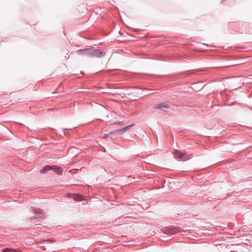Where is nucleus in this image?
<instances>
[{"instance_id": "obj_6", "label": "nucleus", "mask_w": 252, "mask_h": 252, "mask_svg": "<svg viewBox=\"0 0 252 252\" xmlns=\"http://www.w3.org/2000/svg\"><path fill=\"white\" fill-rule=\"evenodd\" d=\"M133 125H130L126 126L122 129H117L116 130V132L119 133H123L124 132H126V130H127Z\"/></svg>"}, {"instance_id": "obj_9", "label": "nucleus", "mask_w": 252, "mask_h": 252, "mask_svg": "<svg viewBox=\"0 0 252 252\" xmlns=\"http://www.w3.org/2000/svg\"><path fill=\"white\" fill-rule=\"evenodd\" d=\"M108 136H109V134L105 133V134H103L102 138L104 139H107L108 137Z\"/></svg>"}, {"instance_id": "obj_1", "label": "nucleus", "mask_w": 252, "mask_h": 252, "mask_svg": "<svg viewBox=\"0 0 252 252\" xmlns=\"http://www.w3.org/2000/svg\"><path fill=\"white\" fill-rule=\"evenodd\" d=\"M81 51L85 52V54L89 56H94L98 58H100L104 56L105 54L104 52L100 51L98 49L92 48H84L78 50L77 52H79Z\"/></svg>"}, {"instance_id": "obj_2", "label": "nucleus", "mask_w": 252, "mask_h": 252, "mask_svg": "<svg viewBox=\"0 0 252 252\" xmlns=\"http://www.w3.org/2000/svg\"><path fill=\"white\" fill-rule=\"evenodd\" d=\"M175 157L183 161H186L191 158L193 157L192 154L182 153L179 151L175 150L173 153Z\"/></svg>"}, {"instance_id": "obj_3", "label": "nucleus", "mask_w": 252, "mask_h": 252, "mask_svg": "<svg viewBox=\"0 0 252 252\" xmlns=\"http://www.w3.org/2000/svg\"><path fill=\"white\" fill-rule=\"evenodd\" d=\"M154 108L160 111H164L169 108V105L165 103L162 102L155 105Z\"/></svg>"}, {"instance_id": "obj_5", "label": "nucleus", "mask_w": 252, "mask_h": 252, "mask_svg": "<svg viewBox=\"0 0 252 252\" xmlns=\"http://www.w3.org/2000/svg\"><path fill=\"white\" fill-rule=\"evenodd\" d=\"M51 170H53L54 172L57 173L58 175H62L63 172V169L62 167L57 166L56 165L51 166Z\"/></svg>"}, {"instance_id": "obj_8", "label": "nucleus", "mask_w": 252, "mask_h": 252, "mask_svg": "<svg viewBox=\"0 0 252 252\" xmlns=\"http://www.w3.org/2000/svg\"><path fill=\"white\" fill-rule=\"evenodd\" d=\"M51 169H52L51 166H50V165H46L45 166H44L42 168V169L41 170L40 173H45L46 172H47L48 171H49V170H51Z\"/></svg>"}, {"instance_id": "obj_7", "label": "nucleus", "mask_w": 252, "mask_h": 252, "mask_svg": "<svg viewBox=\"0 0 252 252\" xmlns=\"http://www.w3.org/2000/svg\"><path fill=\"white\" fill-rule=\"evenodd\" d=\"M2 252H22L21 251L18 249H14L10 248H5L2 250Z\"/></svg>"}, {"instance_id": "obj_4", "label": "nucleus", "mask_w": 252, "mask_h": 252, "mask_svg": "<svg viewBox=\"0 0 252 252\" xmlns=\"http://www.w3.org/2000/svg\"><path fill=\"white\" fill-rule=\"evenodd\" d=\"M68 196L72 198L75 201L85 200L84 197L80 194L78 193H69Z\"/></svg>"}]
</instances>
